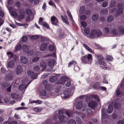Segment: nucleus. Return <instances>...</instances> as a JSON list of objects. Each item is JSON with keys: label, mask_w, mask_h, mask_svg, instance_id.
<instances>
[{"label": "nucleus", "mask_w": 124, "mask_h": 124, "mask_svg": "<svg viewBox=\"0 0 124 124\" xmlns=\"http://www.w3.org/2000/svg\"><path fill=\"white\" fill-rule=\"evenodd\" d=\"M102 33L101 31L99 30H93L91 31L89 37L92 39L96 37H99L102 36ZM102 36H103V35Z\"/></svg>", "instance_id": "f257e3e1"}, {"label": "nucleus", "mask_w": 124, "mask_h": 124, "mask_svg": "<svg viewBox=\"0 0 124 124\" xmlns=\"http://www.w3.org/2000/svg\"><path fill=\"white\" fill-rule=\"evenodd\" d=\"M92 60V56L90 54L84 56L82 58V61L85 64H91Z\"/></svg>", "instance_id": "f03ea898"}, {"label": "nucleus", "mask_w": 124, "mask_h": 124, "mask_svg": "<svg viewBox=\"0 0 124 124\" xmlns=\"http://www.w3.org/2000/svg\"><path fill=\"white\" fill-rule=\"evenodd\" d=\"M101 119L102 122H103L104 119L106 118L108 116V115L106 113L105 107L102 106L101 109Z\"/></svg>", "instance_id": "7ed1b4c3"}, {"label": "nucleus", "mask_w": 124, "mask_h": 124, "mask_svg": "<svg viewBox=\"0 0 124 124\" xmlns=\"http://www.w3.org/2000/svg\"><path fill=\"white\" fill-rule=\"evenodd\" d=\"M71 93V92L70 89H66L63 92V93L61 94V96L62 97L64 98H66L69 97Z\"/></svg>", "instance_id": "20e7f679"}, {"label": "nucleus", "mask_w": 124, "mask_h": 124, "mask_svg": "<svg viewBox=\"0 0 124 124\" xmlns=\"http://www.w3.org/2000/svg\"><path fill=\"white\" fill-rule=\"evenodd\" d=\"M123 3H120L118 5L117 7L118 8L116 12V14L117 15H119L122 13L123 9L122 7H123Z\"/></svg>", "instance_id": "39448f33"}, {"label": "nucleus", "mask_w": 124, "mask_h": 124, "mask_svg": "<svg viewBox=\"0 0 124 124\" xmlns=\"http://www.w3.org/2000/svg\"><path fill=\"white\" fill-rule=\"evenodd\" d=\"M27 74L32 79H35L37 77V74L31 71H28L27 72Z\"/></svg>", "instance_id": "423d86ee"}, {"label": "nucleus", "mask_w": 124, "mask_h": 124, "mask_svg": "<svg viewBox=\"0 0 124 124\" xmlns=\"http://www.w3.org/2000/svg\"><path fill=\"white\" fill-rule=\"evenodd\" d=\"M51 21L52 22V23L53 25L55 26H57L59 23L58 20L55 16H53L51 17Z\"/></svg>", "instance_id": "0eeeda50"}, {"label": "nucleus", "mask_w": 124, "mask_h": 124, "mask_svg": "<svg viewBox=\"0 0 124 124\" xmlns=\"http://www.w3.org/2000/svg\"><path fill=\"white\" fill-rule=\"evenodd\" d=\"M13 72H11L8 73L6 75L5 79L7 80H12L13 79L14 75H13Z\"/></svg>", "instance_id": "6e6552de"}, {"label": "nucleus", "mask_w": 124, "mask_h": 124, "mask_svg": "<svg viewBox=\"0 0 124 124\" xmlns=\"http://www.w3.org/2000/svg\"><path fill=\"white\" fill-rule=\"evenodd\" d=\"M114 102H111L108 106V108L107 110V113L108 114L111 113L113 110V108L112 105H113Z\"/></svg>", "instance_id": "1a4fd4ad"}, {"label": "nucleus", "mask_w": 124, "mask_h": 124, "mask_svg": "<svg viewBox=\"0 0 124 124\" xmlns=\"http://www.w3.org/2000/svg\"><path fill=\"white\" fill-rule=\"evenodd\" d=\"M23 70L22 66L20 65H18L16 68V74L18 75L21 74Z\"/></svg>", "instance_id": "9d476101"}, {"label": "nucleus", "mask_w": 124, "mask_h": 124, "mask_svg": "<svg viewBox=\"0 0 124 124\" xmlns=\"http://www.w3.org/2000/svg\"><path fill=\"white\" fill-rule=\"evenodd\" d=\"M97 103L95 101H92L89 103L88 105L89 107L93 109L97 106Z\"/></svg>", "instance_id": "9b49d317"}, {"label": "nucleus", "mask_w": 124, "mask_h": 124, "mask_svg": "<svg viewBox=\"0 0 124 124\" xmlns=\"http://www.w3.org/2000/svg\"><path fill=\"white\" fill-rule=\"evenodd\" d=\"M118 30L120 36L124 34V27L123 26H121L118 27Z\"/></svg>", "instance_id": "f8f14e48"}, {"label": "nucleus", "mask_w": 124, "mask_h": 124, "mask_svg": "<svg viewBox=\"0 0 124 124\" xmlns=\"http://www.w3.org/2000/svg\"><path fill=\"white\" fill-rule=\"evenodd\" d=\"M59 121L62 123L66 122L67 119V118L64 116L60 115L59 116Z\"/></svg>", "instance_id": "ddd939ff"}, {"label": "nucleus", "mask_w": 124, "mask_h": 124, "mask_svg": "<svg viewBox=\"0 0 124 124\" xmlns=\"http://www.w3.org/2000/svg\"><path fill=\"white\" fill-rule=\"evenodd\" d=\"M55 61L53 59H51L49 60L47 62V64L49 66L51 67H53L55 65Z\"/></svg>", "instance_id": "4468645a"}, {"label": "nucleus", "mask_w": 124, "mask_h": 124, "mask_svg": "<svg viewBox=\"0 0 124 124\" xmlns=\"http://www.w3.org/2000/svg\"><path fill=\"white\" fill-rule=\"evenodd\" d=\"M43 85L45 86V88L46 90H50V85L48 84L47 81L46 80L44 81L42 83Z\"/></svg>", "instance_id": "2eb2a0df"}, {"label": "nucleus", "mask_w": 124, "mask_h": 124, "mask_svg": "<svg viewBox=\"0 0 124 124\" xmlns=\"http://www.w3.org/2000/svg\"><path fill=\"white\" fill-rule=\"evenodd\" d=\"M116 95L118 97H121L124 95V93L121 91L119 88L117 87L116 90Z\"/></svg>", "instance_id": "dca6fc26"}, {"label": "nucleus", "mask_w": 124, "mask_h": 124, "mask_svg": "<svg viewBox=\"0 0 124 124\" xmlns=\"http://www.w3.org/2000/svg\"><path fill=\"white\" fill-rule=\"evenodd\" d=\"M20 61L21 62L24 64H26L28 62V60L26 57L22 56L20 57Z\"/></svg>", "instance_id": "f3484780"}, {"label": "nucleus", "mask_w": 124, "mask_h": 124, "mask_svg": "<svg viewBox=\"0 0 124 124\" xmlns=\"http://www.w3.org/2000/svg\"><path fill=\"white\" fill-rule=\"evenodd\" d=\"M103 33L105 34L104 35V36L105 37H108L109 35L107 34H108L109 31V28L107 27H105L104 28L103 30Z\"/></svg>", "instance_id": "a211bd4d"}, {"label": "nucleus", "mask_w": 124, "mask_h": 124, "mask_svg": "<svg viewBox=\"0 0 124 124\" xmlns=\"http://www.w3.org/2000/svg\"><path fill=\"white\" fill-rule=\"evenodd\" d=\"M83 45L85 49L89 52L93 53H94V51L86 44L83 43Z\"/></svg>", "instance_id": "6ab92c4d"}, {"label": "nucleus", "mask_w": 124, "mask_h": 124, "mask_svg": "<svg viewBox=\"0 0 124 124\" xmlns=\"http://www.w3.org/2000/svg\"><path fill=\"white\" fill-rule=\"evenodd\" d=\"M31 81L30 82L26 85L25 84H23L20 85L19 87V89L20 90H22L25 89H26L27 88V86L31 82Z\"/></svg>", "instance_id": "aec40b11"}, {"label": "nucleus", "mask_w": 124, "mask_h": 124, "mask_svg": "<svg viewBox=\"0 0 124 124\" xmlns=\"http://www.w3.org/2000/svg\"><path fill=\"white\" fill-rule=\"evenodd\" d=\"M47 44L46 43H43L41 44L40 46V48L41 51H44L47 47Z\"/></svg>", "instance_id": "412c9836"}, {"label": "nucleus", "mask_w": 124, "mask_h": 124, "mask_svg": "<svg viewBox=\"0 0 124 124\" xmlns=\"http://www.w3.org/2000/svg\"><path fill=\"white\" fill-rule=\"evenodd\" d=\"M66 78L64 76H63L61 77L60 80H59L58 82L60 84H64L66 81L67 78Z\"/></svg>", "instance_id": "4be33fe9"}, {"label": "nucleus", "mask_w": 124, "mask_h": 124, "mask_svg": "<svg viewBox=\"0 0 124 124\" xmlns=\"http://www.w3.org/2000/svg\"><path fill=\"white\" fill-rule=\"evenodd\" d=\"M15 64L14 61L11 60H10L8 63L7 65L8 67L9 68H13Z\"/></svg>", "instance_id": "5701e85b"}, {"label": "nucleus", "mask_w": 124, "mask_h": 124, "mask_svg": "<svg viewBox=\"0 0 124 124\" xmlns=\"http://www.w3.org/2000/svg\"><path fill=\"white\" fill-rule=\"evenodd\" d=\"M95 57L98 59V61L99 62L103 61V58L102 55L99 54H95Z\"/></svg>", "instance_id": "b1692460"}, {"label": "nucleus", "mask_w": 124, "mask_h": 124, "mask_svg": "<svg viewBox=\"0 0 124 124\" xmlns=\"http://www.w3.org/2000/svg\"><path fill=\"white\" fill-rule=\"evenodd\" d=\"M111 33L117 36H119L120 34L119 33L116 29H114L112 30Z\"/></svg>", "instance_id": "393cba45"}, {"label": "nucleus", "mask_w": 124, "mask_h": 124, "mask_svg": "<svg viewBox=\"0 0 124 124\" xmlns=\"http://www.w3.org/2000/svg\"><path fill=\"white\" fill-rule=\"evenodd\" d=\"M58 79L57 76H53L51 77L50 78V81L52 82H54L57 80Z\"/></svg>", "instance_id": "a878e982"}, {"label": "nucleus", "mask_w": 124, "mask_h": 124, "mask_svg": "<svg viewBox=\"0 0 124 124\" xmlns=\"http://www.w3.org/2000/svg\"><path fill=\"white\" fill-rule=\"evenodd\" d=\"M114 102L113 105L114 104V107L116 109H119L120 108L121 105L120 103L118 102Z\"/></svg>", "instance_id": "bb28decb"}, {"label": "nucleus", "mask_w": 124, "mask_h": 124, "mask_svg": "<svg viewBox=\"0 0 124 124\" xmlns=\"http://www.w3.org/2000/svg\"><path fill=\"white\" fill-rule=\"evenodd\" d=\"M29 46L25 45H23L22 47V49L23 51L26 53L28 52Z\"/></svg>", "instance_id": "cd10ccee"}, {"label": "nucleus", "mask_w": 124, "mask_h": 124, "mask_svg": "<svg viewBox=\"0 0 124 124\" xmlns=\"http://www.w3.org/2000/svg\"><path fill=\"white\" fill-rule=\"evenodd\" d=\"M67 13L68 16L69 17L70 20L73 23L74 22V20L73 19V18L69 10H68L67 11Z\"/></svg>", "instance_id": "c85d7f7f"}, {"label": "nucleus", "mask_w": 124, "mask_h": 124, "mask_svg": "<svg viewBox=\"0 0 124 124\" xmlns=\"http://www.w3.org/2000/svg\"><path fill=\"white\" fill-rule=\"evenodd\" d=\"M46 62L45 61H41L40 63V66L41 67L45 68L46 66ZM44 68L42 69L41 70V71H43Z\"/></svg>", "instance_id": "c756f323"}, {"label": "nucleus", "mask_w": 124, "mask_h": 124, "mask_svg": "<svg viewBox=\"0 0 124 124\" xmlns=\"http://www.w3.org/2000/svg\"><path fill=\"white\" fill-rule=\"evenodd\" d=\"M99 16L97 14L93 15L92 17V20L94 21H96L99 18Z\"/></svg>", "instance_id": "7c9ffc66"}, {"label": "nucleus", "mask_w": 124, "mask_h": 124, "mask_svg": "<svg viewBox=\"0 0 124 124\" xmlns=\"http://www.w3.org/2000/svg\"><path fill=\"white\" fill-rule=\"evenodd\" d=\"M100 86V83L99 82H97L95 83L93 85V88L94 89H97Z\"/></svg>", "instance_id": "2f4dec72"}, {"label": "nucleus", "mask_w": 124, "mask_h": 124, "mask_svg": "<svg viewBox=\"0 0 124 124\" xmlns=\"http://www.w3.org/2000/svg\"><path fill=\"white\" fill-rule=\"evenodd\" d=\"M85 7L84 6H82L80 9L79 12L80 13L83 14L85 13Z\"/></svg>", "instance_id": "473e14b6"}, {"label": "nucleus", "mask_w": 124, "mask_h": 124, "mask_svg": "<svg viewBox=\"0 0 124 124\" xmlns=\"http://www.w3.org/2000/svg\"><path fill=\"white\" fill-rule=\"evenodd\" d=\"M85 32L84 34L85 36L88 35L90 32L89 29L88 28H85L84 29Z\"/></svg>", "instance_id": "72a5a7b5"}, {"label": "nucleus", "mask_w": 124, "mask_h": 124, "mask_svg": "<svg viewBox=\"0 0 124 124\" xmlns=\"http://www.w3.org/2000/svg\"><path fill=\"white\" fill-rule=\"evenodd\" d=\"M11 97L15 99H18L19 97L18 95L15 93H12L11 94Z\"/></svg>", "instance_id": "f704fd0d"}, {"label": "nucleus", "mask_w": 124, "mask_h": 124, "mask_svg": "<svg viewBox=\"0 0 124 124\" xmlns=\"http://www.w3.org/2000/svg\"><path fill=\"white\" fill-rule=\"evenodd\" d=\"M114 16H113L110 15L108 16L107 18V21L110 22L112 21L114 19Z\"/></svg>", "instance_id": "c9c22d12"}, {"label": "nucleus", "mask_w": 124, "mask_h": 124, "mask_svg": "<svg viewBox=\"0 0 124 124\" xmlns=\"http://www.w3.org/2000/svg\"><path fill=\"white\" fill-rule=\"evenodd\" d=\"M61 17L62 20L64 23L67 25H69V23L68 21L63 15H61Z\"/></svg>", "instance_id": "e433bc0d"}, {"label": "nucleus", "mask_w": 124, "mask_h": 124, "mask_svg": "<svg viewBox=\"0 0 124 124\" xmlns=\"http://www.w3.org/2000/svg\"><path fill=\"white\" fill-rule=\"evenodd\" d=\"M39 38V35H32L30 37V39L32 40H34L38 39Z\"/></svg>", "instance_id": "4c0bfd02"}, {"label": "nucleus", "mask_w": 124, "mask_h": 124, "mask_svg": "<svg viewBox=\"0 0 124 124\" xmlns=\"http://www.w3.org/2000/svg\"><path fill=\"white\" fill-rule=\"evenodd\" d=\"M93 98V95H88L86 97L85 99L87 101H90L92 100Z\"/></svg>", "instance_id": "58836bf2"}, {"label": "nucleus", "mask_w": 124, "mask_h": 124, "mask_svg": "<svg viewBox=\"0 0 124 124\" xmlns=\"http://www.w3.org/2000/svg\"><path fill=\"white\" fill-rule=\"evenodd\" d=\"M40 67L38 65L35 66L33 68V70L35 71H38L40 70Z\"/></svg>", "instance_id": "ea45409f"}, {"label": "nucleus", "mask_w": 124, "mask_h": 124, "mask_svg": "<svg viewBox=\"0 0 124 124\" xmlns=\"http://www.w3.org/2000/svg\"><path fill=\"white\" fill-rule=\"evenodd\" d=\"M106 57L107 60H108L110 61H112L113 60V57L111 56L110 55H106Z\"/></svg>", "instance_id": "a19ab883"}, {"label": "nucleus", "mask_w": 124, "mask_h": 124, "mask_svg": "<svg viewBox=\"0 0 124 124\" xmlns=\"http://www.w3.org/2000/svg\"><path fill=\"white\" fill-rule=\"evenodd\" d=\"M28 39V37L26 36H23L22 38V41L23 42H25Z\"/></svg>", "instance_id": "79ce46f5"}, {"label": "nucleus", "mask_w": 124, "mask_h": 124, "mask_svg": "<svg viewBox=\"0 0 124 124\" xmlns=\"http://www.w3.org/2000/svg\"><path fill=\"white\" fill-rule=\"evenodd\" d=\"M24 15L23 13H20L18 17L19 19L21 20L24 18Z\"/></svg>", "instance_id": "37998d69"}, {"label": "nucleus", "mask_w": 124, "mask_h": 124, "mask_svg": "<svg viewBox=\"0 0 124 124\" xmlns=\"http://www.w3.org/2000/svg\"><path fill=\"white\" fill-rule=\"evenodd\" d=\"M101 12L102 13L107 15L108 14V11L106 9H103L101 10Z\"/></svg>", "instance_id": "c03bdc74"}, {"label": "nucleus", "mask_w": 124, "mask_h": 124, "mask_svg": "<svg viewBox=\"0 0 124 124\" xmlns=\"http://www.w3.org/2000/svg\"><path fill=\"white\" fill-rule=\"evenodd\" d=\"M49 56H51L55 58L56 57L55 52H54L52 54H47L46 55V57Z\"/></svg>", "instance_id": "a18cd8bd"}, {"label": "nucleus", "mask_w": 124, "mask_h": 124, "mask_svg": "<svg viewBox=\"0 0 124 124\" xmlns=\"http://www.w3.org/2000/svg\"><path fill=\"white\" fill-rule=\"evenodd\" d=\"M92 110L90 108H88L87 110L86 113L87 114L89 115H91L92 114Z\"/></svg>", "instance_id": "49530a36"}, {"label": "nucleus", "mask_w": 124, "mask_h": 124, "mask_svg": "<svg viewBox=\"0 0 124 124\" xmlns=\"http://www.w3.org/2000/svg\"><path fill=\"white\" fill-rule=\"evenodd\" d=\"M68 124H76L75 121L73 119H71L68 122Z\"/></svg>", "instance_id": "de8ad7c7"}, {"label": "nucleus", "mask_w": 124, "mask_h": 124, "mask_svg": "<svg viewBox=\"0 0 124 124\" xmlns=\"http://www.w3.org/2000/svg\"><path fill=\"white\" fill-rule=\"evenodd\" d=\"M42 124H53V123L51 122V119H49L46 122H45L43 123Z\"/></svg>", "instance_id": "09e8293b"}, {"label": "nucleus", "mask_w": 124, "mask_h": 124, "mask_svg": "<svg viewBox=\"0 0 124 124\" xmlns=\"http://www.w3.org/2000/svg\"><path fill=\"white\" fill-rule=\"evenodd\" d=\"M48 49L50 51H51L55 50L54 46L52 45H50L49 46Z\"/></svg>", "instance_id": "8fccbe9b"}, {"label": "nucleus", "mask_w": 124, "mask_h": 124, "mask_svg": "<svg viewBox=\"0 0 124 124\" xmlns=\"http://www.w3.org/2000/svg\"><path fill=\"white\" fill-rule=\"evenodd\" d=\"M26 13L28 15H30L32 14V12L30 9H27L26 10Z\"/></svg>", "instance_id": "3c124183"}, {"label": "nucleus", "mask_w": 124, "mask_h": 124, "mask_svg": "<svg viewBox=\"0 0 124 124\" xmlns=\"http://www.w3.org/2000/svg\"><path fill=\"white\" fill-rule=\"evenodd\" d=\"M7 55L9 57L10 59H11L13 57V53L11 52H7Z\"/></svg>", "instance_id": "603ef678"}, {"label": "nucleus", "mask_w": 124, "mask_h": 124, "mask_svg": "<svg viewBox=\"0 0 124 124\" xmlns=\"http://www.w3.org/2000/svg\"><path fill=\"white\" fill-rule=\"evenodd\" d=\"M42 25L43 26L47 29H48L49 28V26L48 25L47 23L45 22H44L43 23Z\"/></svg>", "instance_id": "864d4df0"}, {"label": "nucleus", "mask_w": 124, "mask_h": 124, "mask_svg": "<svg viewBox=\"0 0 124 124\" xmlns=\"http://www.w3.org/2000/svg\"><path fill=\"white\" fill-rule=\"evenodd\" d=\"M39 59V58L38 57H35L32 60L33 62H36L38 61Z\"/></svg>", "instance_id": "5fc2aeb1"}, {"label": "nucleus", "mask_w": 124, "mask_h": 124, "mask_svg": "<svg viewBox=\"0 0 124 124\" xmlns=\"http://www.w3.org/2000/svg\"><path fill=\"white\" fill-rule=\"evenodd\" d=\"M41 95L43 96H45L46 94V91L44 90H42L41 92Z\"/></svg>", "instance_id": "6e6d98bb"}, {"label": "nucleus", "mask_w": 124, "mask_h": 124, "mask_svg": "<svg viewBox=\"0 0 124 124\" xmlns=\"http://www.w3.org/2000/svg\"><path fill=\"white\" fill-rule=\"evenodd\" d=\"M43 19L42 18L40 17L39 19V24L42 25L43 23L44 22L43 21Z\"/></svg>", "instance_id": "4d7b16f0"}, {"label": "nucleus", "mask_w": 124, "mask_h": 124, "mask_svg": "<svg viewBox=\"0 0 124 124\" xmlns=\"http://www.w3.org/2000/svg\"><path fill=\"white\" fill-rule=\"evenodd\" d=\"M115 1L114 0L113 1H112L110 3V6L111 7H114L115 5Z\"/></svg>", "instance_id": "13d9d810"}, {"label": "nucleus", "mask_w": 124, "mask_h": 124, "mask_svg": "<svg viewBox=\"0 0 124 124\" xmlns=\"http://www.w3.org/2000/svg\"><path fill=\"white\" fill-rule=\"evenodd\" d=\"M48 4L49 5L53 6L55 7L56 8V5L55 4L52 0H50Z\"/></svg>", "instance_id": "bf43d9fd"}, {"label": "nucleus", "mask_w": 124, "mask_h": 124, "mask_svg": "<svg viewBox=\"0 0 124 124\" xmlns=\"http://www.w3.org/2000/svg\"><path fill=\"white\" fill-rule=\"evenodd\" d=\"M76 63L75 61L73 60L71 61L69 63L68 65L69 67H70L71 65L73 64H75Z\"/></svg>", "instance_id": "052dcab7"}, {"label": "nucleus", "mask_w": 124, "mask_h": 124, "mask_svg": "<svg viewBox=\"0 0 124 124\" xmlns=\"http://www.w3.org/2000/svg\"><path fill=\"white\" fill-rule=\"evenodd\" d=\"M61 88V87L60 85H58L56 88V92H58L59 90Z\"/></svg>", "instance_id": "680f3d73"}, {"label": "nucleus", "mask_w": 124, "mask_h": 124, "mask_svg": "<svg viewBox=\"0 0 124 124\" xmlns=\"http://www.w3.org/2000/svg\"><path fill=\"white\" fill-rule=\"evenodd\" d=\"M93 97L98 101H99L100 100L98 96L97 95H93Z\"/></svg>", "instance_id": "e2e57ef3"}, {"label": "nucleus", "mask_w": 124, "mask_h": 124, "mask_svg": "<svg viewBox=\"0 0 124 124\" xmlns=\"http://www.w3.org/2000/svg\"><path fill=\"white\" fill-rule=\"evenodd\" d=\"M26 53L28 54V55H32L34 54V52L33 50H31L29 51H28V52Z\"/></svg>", "instance_id": "0e129e2a"}, {"label": "nucleus", "mask_w": 124, "mask_h": 124, "mask_svg": "<svg viewBox=\"0 0 124 124\" xmlns=\"http://www.w3.org/2000/svg\"><path fill=\"white\" fill-rule=\"evenodd\" d=\"M66 114L68 116H70L72 115V112L71 111H68L66 112Z\"/></svg>", "instance_id": "69168bd1"}, {"label": "nucleus", "mask_w": 124, "mask_h": 124, "mask_svg": "<svg viewBox=\"0 0 124 124\" xmlns=\"http://www.w3.org/2000/svg\"><path fill=\"white\" fill-rule=\"evenodd\" d=\"M108 5V3L107 1H105L103 2L102 4V6L104 7H106Z\"/></svg>", "instance_id": "338daca9"}, {"label": "nucleus", "mask_w": 124, "mask_h": 124, "mask_svg": "<svg viewBox=\"0 0 124 124\" xmlns=\"http://www.w3.org/2000/svg\"><path fill=\"white\" fill-rule=\"evenodd\" d=\"M22 47V46L21 45H17L16 48V51H17L20 50L21 49Z\"/></svg>", "instance_id": "774afa93"}]
</instances>
